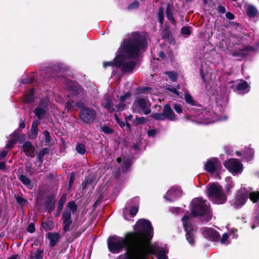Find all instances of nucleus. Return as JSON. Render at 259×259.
Wrapping results in <instances>:
<instances>
[{
  "mask_svg": "<svg viewBox=\"0 0 259 259\" xmlns=\"http://www.w3.org/2000/svg\"><path fill=\"white\" fill-rule=\"evenodd\" d=\"M153 236V228L150 221L140 219L135 226L134 233H129L126 238L113 236L108 240L110 251L117 253L123 248L126 252L116 259H146L149 253L154 254L157 259H167L168 250L157 243L150 244Z\"/></svg>",
  "mask_w": 259,
  "mask_h": 259,
  "instance_id": "1",
  "label": "nucleus"
},
{
  "mask_svg": "<svg viewBox=\"0 0 259 259\" xmlns=\"http://www.w3.org/2000/svg\"><path fill=\"white\" fill-rule=\"evenodd\" d=\"M147 47L146 36L137 32L128 33L124 38L118 50V55L113 62L103 63V67L116 66L121 67L123 72L133 70L135 66V60L138 56L141 50Z\"/></svg>",
  "mask_w": 259,
  "mask_h": 259,
  "instance_id": "2",
  "label": "nucleus"
},
{
  "mask_svg": "<svg viewBox=\"0 0 259 259\" xmlns=\"http://www.w3.org/2000/svg\"><path fill=\"white\" fill-rule=\"evenodd\" d=\"M190 210L193 216L202 217V221L204 222H207L211 219L209 203L201 198H196L192 200Z\"/></svg>",
  "mask_w": 259,
  "mask_h": 259,
  "instance_id": "3",
  "label": "nucleus"
},
{
  "mask_svg": "<svg viewBox=\"0 0 259 259\" xmlns=\"http://www.w3.org/2000/svg\"><path fill=\"white\" fill-rule=\"evenodd\" d=\"M196 119L195 120L197 123L203 124L212 123L216 121H221L227 119V116L226 115L222 117H219L212 110L207 109H202L201 111L198 110L196 115Z\"/></svg>",
  "mask_w": 259,
  "mask_h": 259,
  "instance_id": "4",
  "label": "nucleus"
},
{
  "mask_svg": "<svg viewBox=\"0 0 259 259\" xmlns=\"http://www.w3.org/2000/svg\"><path fill=\"white\" fill-rule=\"evenodd\" d=\"M207 195L214 203L221 204L227 200L223 188L218 183H211L207 186Z\"/></svg>",
  "mask_w": 259,
  "mask_h": 259,
  "instance_id": "5",
  "label": "nucleus"
},
{
  "mask_svg": "<svg viewBox=\"0 0 259 259\" xmlns=\"http://www.w3.org/2000/svg\"><path fill=\"white\" fill-rule=\"evenodd\" d=\"M131 96V93L129 92H127L124 95L120 97L118 103L114 106L111 98L108 95H106L102 105L105 108L107 109L110 112H114L116 110L117 111H121L123 110L126 106V104H128V102H127V100L130 98Z\"/></svg>",
  "mask_w": 259,
  "mask_h": 259,
  "instance_id": "6",
  "label": "nucleus"
},
{
  "mask_svg": "<svg viewBox=\"0 0 259 259\" xmlns=\"http://www.w3.org/2000/svg\"><path fill=\"white\" fill-rule=\"evenodd\" d=\"M77 209V206L74 201L68 203L65 207L62 215L63 223L64 224L63 231H69L70 230V226L72 223L71 213H74Z\"/></svg>",
  "mask_w": 259,
  "mask_h": 259,
  "instance_id": "7",
  "label": "nucleus"
},
{
  "mask_svg": "<svg viewBox=\"0 0 259 259\" xmlns=\"http://www.w3.org/2000/svg\"><path fill=\"white\" fill-rule=\"evenodd\" d=\"M183 225L186 233V237L188 242L191 245L194 244V232L192 227V219L191 217L185 215L182 219Z\"/></svg>",
  "mask_w": 259,
  "mask_h": 259,
  "instance_id": "8",
  "label": "nucleus"
},
{
  "mask_svg": "<svg viewBox=\"0 0 259 259\" xmlns=\"http://www.w3.org/2000/svg\"><path fill=\"white\" fill-rule=\"evenodd\" d=\"M246 194L247 196V199L249 198L250 200L253 203L258 202V207L259 208V192L253 191L252 189H246ZM252 224L251 227L253 229L256 226H259V212L255 213L252 218Z\"/></svg>",
  "mask_w": 259,
  "mask_h": 259,
  "instance_id": "9",
  "label": "nucleus"
},
{
  "mask_svg": "<svg viewBox=\"0 0 259 259\" xmlns=\"http://www.w3.org/2000/svg\"><path fill=\"white\" fill-rule=\"evenodd\" d=\"M150 104L148 99L139 98L136 99L133 105V110L134 112H139L140 110H142L145 114H149Z\"/></svg>",
  "mask_w": 259,
  "mask_h": 259,
  "instance_id": "10",
  "label": "nucleus"
},
{
  "mask_svg": "<svg viewBox=\"0 0 259 259\" xmlns=\"http://www.w3.org/2000/svg\"><path fill=\"white\" fill-rule=\"evenodd\" d=\"M224 166L234 175L242 172L243 166L241 162L235 158L230 159L224 162Z\"/></svg>",
  "mask_w": 259,
  "mask_h": 259,
  "instance_id": "11",
  "label": "nucleus"
},
{
  "mask_svg": "<svg viewBox=\"0 0 259 259\" xmlns=\"http://www.w3.org/2000/svg\"><path fill=\"white\" fill-rule=\"evenodd\" d=\"M246 193L245 188H241L237 191L234 199L231 202V204L234 208H238L245 204L247 200Z\"/></svg>",
  "mask_w": 259,
  "mask_h": 259,
  "instance_id": "12",
  "label": "nucleus"
},
{
  "mask_svg": "<svg viewBox=\"0 0 259 259\" xmlns=\"http://www.w3.org/2000/svg\"><path fill=\"white\" fill-rule=\"evenodd\" d=\"M80 119L84 123H90L93 121L96 116L95 111L91 108H84L79 112Z\"/></svg>",
  "mask_w": 259,
  "mask_h": 259,
  "instance_id": "13",
  "label": "nucleus"
},
{
  "mask_svg": "<svg viewBox=\"0 0 259 259\" xmlns=\"http://www.w3.org/2000/svg\"><path fill=\"white\" fill-rule=\"evenodd\" d=\"M221 166V162L217 158H211L208 159L205 164V169L209 173L218 171Z\"/></svg>",
  "mask_w": 259,
  "mask_h": 259,
  "instance_id": "14",
  "label": "nucleus"
},
{
  "mask_svg": "<svg viewBox=\"0 0 259 259\" xmlns=\"http://www.w3.org/2000/svg\"><path fill=\"white\" fill-rule=\"evenodd\" d=\"M202 234L206 239L214 241L219 238V233L212 228L204 227L202 228Z\"/></svg>",
  "mask_w": 259,
  "mask_h": 259,
  "instance_id": "15",
  "label": "nucleus"
},
{
  "mask_svg": "<svg viewBox=\"0 0 259 259\" xmlns=\"http://www.w3.org/2000/svg\"><path fill=\"white\" fill-rule=\"evenodd\" d=\"M181 194V190L179 187L173 186L167 191L166 195L164 196V198L167 201H172L177 197H180Z\"/></svg>",
  "mask_w": 259,
  "mask_h": 259,
  "instance_id": "16",
  "label": "nucleus"
},
{
  "mask_svg": "<svg viewBox=\"0 0 259 259\" xmlns=\"http://www.w3.org/2000/svg\"><path fill=\"white\" fill-rule=\"evenodd\" d=\"M49 103V99L46 97L40 101L39 106L37 107L34 110V113L36 116L39 119H41L44 117L45 114V110L42 108L41 106L45 107L48 105Z\"/></svg>",
  "mask_w": 259,
  "mask_h": 259,
  "instance_id": "17",
  "label": "nucleus"
},
{
  "mask_svg": "<svg viewBox=\"0 0 259 259\" xmlns=\"http://www.w3.org/2000/svg\"><path fill=\"white\" fill-rule=\"evenodd\" d=\"M67 85L72 97L79 95L82 92L81 87L75 82L68 81Z\"/></svg>",
  "mask_w": 259,
  "mask_h": 259,
  "instance_id": "18",
  "label": "nucleus"
},
{
  "mask_svg": "<svg viewBox=\"0 0 259 259\" xmlns=\"http://www.w3.org/2000/svg\"><path fill=\"white\" fill-rule=\"evenodd\" d=\"M163 112L164 115L165 119H167L170 121H175L177 120L176 115L168 104L164 105L163 109Z\"/></svg>",
  "mask_w": 259,
  "mask_h": 259,
  "instance_id": "19",
  "label": "nucleus"
},
{
  "mask_svg": "<svg viewBox=\"0 0 259 259\" xmlns=\"http://www.w3.org/2000/svg\"><path fill=\"white\" fill-rule=\"evenodd\" d=\"M118 163H121V168L123 172L126 171L132 164V159L130 157H119L117 159Z\"/></svg>",
  "mask_w": 259,
  "mask_h": 259,
  "instance_id": "20",
  "label": "nucleus"
},
{
  "mask_svg": "<svg viewBox=\"0 0 259 259\" xmlns=\"http://www.w3.org/2000/svg\"><path fill=\"white\" fill-rule=\"evenodd\" d=\"M56 201V196L54 195L49 196L45 201L46 209L48 212H51L54 208Z\"/></svg>",
  "mask_w": 259,
  "mask_h": 259,
  "instance_id": "21",
  "label": "nucleus"
},
{
  "mask_svg": "<svg viewBox=\"0 0 259 259\" xmlns=\"http://www.w3.org/2000/svg\"><path fill=\"white\" fill-rule=\"evenodd\" d=\"M250 87L247 82L245 81H243L237 85L236 91L238 94H244L248 93Z\"/></svg>",
  "mask_w": 259,
  "mask_h": 259,
  "instance_id": "22",
  "label": "nucleus"
},
{
  "mask_svg": "<svg viewBox=\"0 0 259 259\" xmlns=\"http://www.w3.org/2000/svg\"><path fill=\"white\" fill-rule=\"evenodd\" d=\"M23 149L26 155L28 157H32L35 148L32 146L30 142H26L23 145Z\"/></svg>",
  "mask_w": 259,
  "mask_h": 259,
  "instance_id": "23",
  "label": "nucleus"
},
{
  "mask_svg": "<svg viewBox=\"0 0 259 259\" xmlns=\"http://www.w3.org/2000/svg\"><path fill=\"white\" fill-rule=\"evenodd\" d=\"M19 137V134L17 132H14L11 135V138L9 140L8 143L6 145V148H12L13 147L14 144L17 142Z\"/></svg>",
  "mask_w": 259,
  "mask_h": 259,
  "instance_id": "24",
  "label": "nucleus"
},
{
  "mask_svg": "<svg viewBox=\"0 0 259 259\" xmlns=\"http://www.w3.org/2000/svg\"><path fill=\"white\" fill-rule=\"evenodd\" d=\"M47 237L50 240V245L54 247L58 241L59 235L56 233H49L47 234Z\"/></svg>",
  "mask_w": 259,
  "mask_h": 259,
  "instance_id": "25",
  "label": "nucleus"
},
{
  "mask_svg": "<svg viewBox=\"0 0 259 259\" xmlns=\"http://www.w3.org/2000/svg\"><path fill=\"white\" fill-rule=\"evenodd\" d=\"M38 120H34L32 123L30 133L29 134V137L32 139H35L37 137L38 132Z\"/></svg>",
  "mask_w": 259,
  "mask_h": 259,
  "instance_id": "26",
  "label": "nucleus"
},
{
  "mask_svg": "<svg viewBox=\"0 0 259 259\" xmlns=\"http://www.w3.org/2000/svg\"><path fill=\"white\" fill-rule=\"evenodd\" d=\"M131 202H133L134 205L132 206L130 209V214L133 216H135L138 212L139 209V197H136L133 198L131 200Z\"/></svg>",
  "mask_w": 259,
  "mask_h": 259,
  "instance_id": "27",
  "label": "nucleus"
},
{
  "mask_svg": "<svg viewBox=\"0 0 259 259\" xmlns=\"http://www.w3.org/2000/svg\"><path fill=\"white\" fill-rule=\"evenodd\" d=\"M180 89V85H178L176 88L172 87L171 85H169L166 88V90L167 91H169L172 95V96L175 99L181 98H182V96L180 95L179 92L178 91V90Z\"/></svg>",
  "mask_w": 259,
  "mask_h": 259,
  "instance_id": "28",
  "label": "nucleus"
},
{
  "mask_svg": "<svg viewBox=\"0 0 259 259\" xmlns=\"http://www.w3.org/2000/svg\"><path fill=\"white\" fill-rule=\"evenodd\" d=\"M246 13L247 15L250 17H254L258 15V11L255 7L252 5L248 6L246 9Z\"/></svg>",
  "mask_w": 259,
  "mask_h": 259,
  "instance_id": "29",
  "label": "nucleus"
},
{
  "mask_svg": "<svg viewBox=\"0 0 259 259\" xmlns=\"http://www.w3.org/2000/svg\"><path fill=\"white\" fill-rule=\"evenodd\" d=\"M43 253L44 250L42 249H38L30 253V258L31 259H42Z\"/></svg>",
  "mask_w": 259,
  "mask_h": 259,
  "instance_id": "30",
  "label": "nucleus"
},
{
  "mask_svg": "<svg viewBox=\"0 0 259 259\" xmlns=\"http://www.w3.org/2000/svg\"><path fill=\"white\" fill-rule=\"evenodd\" d=\"M185 100L186 102L191 106H197V102L195 101L192 96L188 93H185Z\"/></svg>",
  "mask_w": 259,
  "mask_h": 259,
  "instance_id": "31",
  "label": "nucleus"
},
{
  "mask_svg": "<svg viewBox=\"0 0 259 259\" xmlns=\"http://www.w3.org/2000/svg\"><path fill=\"white\" fill-rule=\"evenodd\" d=\"M42 227L46 231H49L52 230L54 226V222L51 220H48L41 224Z\"/></svg>",
  "mask_w": 259,
  "mask_h": 259,
  "instance_id": "32",
  "label": "nucleus"
},
{
  "mask_svg": "<svg viewBox=\"0 0 259 259\" xmlns=\"http://www.w3.org/2000/svg\"><path fill=\"white\" fill-rule=\"evenodd\" d=\"M253 153L252 149L250 148H246L245 150L243 152V155L247 160H250L253 155Z\"/></svg>",
  "mask_w": 259,
  "mask_h": 259,
  "instance_id": "33",
  "label": "nucleus"
},
{
  "mask_svg": "<svg viewBox=\"0 0 259 259\" xmlns=\"http://www.w3.org/2000/svg\"><path fill=\"white\" fill-rule=\"evenodd\" d=\"M34 90L31 89L29 92L24 97V101L26 103H29L34 100Z\"/></svg>",
  "mask_w": 259,
  "mask_h": 259,
  "instance_id": "34",
  "label": "nucleus"
},
{
  "mask_svg": "<svg viewBox=\"0 0 259 259\" xmlns=\"http://www.w3.org/2000/svg\"><path fill=\"white\" fill-rule=\"evenodd\" d=\"M76 150L80 154H84L87 151L85 146L82 144H77L76 146Z\"/></svg>",
  "mask_w": 259,
  "mask_h": 259,
  "instance_id": "35",
  "label": "nucleus"
},
{
  "mask_svg": "<svg viewBox=\"0 0 259 259\" xmlns=\"http://www.w3.org/2000/svg\"><path fill=\"white\" fill-rule=\"evenodd\" d=\"M20 181L25 185L28 186L30 184V179L25 175H21L19 177Z\"/></svg>",
  "mask_w": 259,
  "mask_h": 259,
  "instance_id": "36",
  "label": "nucleus"
},
{
  "mask_svg": "<svg viewBox=\"0 0 259 259\" xmlns=\"http://www.w3.org/2000/svg\"><path fill=\"white\" fill-rule=\"evenodd\" d=\"M166 15L168 20L170 21L172 23H174L175 19L173 17L171 10H170L169 6H168L166 8Z\"/></svg>",
  "mask_w": 259,
  "mask_h": 259,
  "instance_id": "37",
  "label": "nucleus"
},
{
  "mask_svg": "<svg viewBox=\"0 0 259 259\" xmlns=\"http://www.w3.org/2000/svg\"><path fill=\"white\" fill-rule=\"evenodd\" d=\"M151 116L157 120H164L165 119L164 115L163 112L162 113H156L152 114Z\"/></svg>",
  "mask_w": 259,
  "mask_h": 259,
  "instance_id": "38",
  "label": "nucleus"
},
{
  "mask_svg": "<svg viewBox=\"0 0 259 259\" xmlns=\"http://www.w3.org/2000/svg\"><path fill=\"white\" fill-rule=\"evenodd\" d=\"M225 180L227 183L226 188L228 191H229L233 187L234 184L230 177H227Z\"/></svg>",
  "mask_w": 259,
  "mask_h": 259,
  "instance_id": "39",
  "label": "nucleus"
},
{
  "mask_svg": "<svg viewBox=\"0 0 259 259\" xmlns=\"http://www.w3.org/2000/svg\"><path fill=\"white\" fill-rule=\"evenodd\" d=\"M165 73L168 75L170 80L175 81L177 79V73L172 71L166 72Z\"/></svg>",
  "mask_w": 259,
  "mask_h": 259,
  "instance_id": "40",
  "label": "nucleus"
},
{
  "mask_svg": "<svg viewBox=\"0 0 259 259\" xmlns=\"http://www.w3.org/2000/svg\"><path fill=\"white\" fill-rule=\"evenodd\" d=\"M101 128L102 131L106 134H111L113 133V130L106 125H103Z\"/></svg>",
  "mask_w": 259,
  "mask_h": 259,
  "instance_id": "41",
  "label": "nucleus"
},
{
  "mask_svg": "<svg viewBox=\"0 0 259 259\" xmlns=\"http://www.w3.org/2000/svg\"><path fill=\"white\" fill-rule=\"evenodd\" d=\"M139 6V3L137 1H135L133 3L129 5L127 7V9L129 10H132L134 9H137Z\"/></svg>",
  "mask_w": 259,
  "mask_h": 259,
  "instance_id": "42",
  "label": "nucleus"
},
{
  "mask_svg": "<svg viewBox=\"0 0 259 259\" xmlns=\"http://www.w3.org/2000/svg\"><path fill=\"white\" fill-rule=\"evenodd\" d=\"M229 234L228 233H224L221 238V243L222 244H229L228 241Z\"/></svg>",
  "mask_w": 259,
  "mask_h": 259,
  "instance_id": "43",
  "label": "nucleus"
},
{
  "mask_svg": "<svg viewBox=\"0 0 259 259\" xmlns=\"http://www.w3.org/2000/svg\"><path fill=\"white\" fill-rule=\"evenodd\" d=\"M15 198L17 200V202L21 205H24L27 202L26 200H25L24 198H23L22 197L19 195L15 196Z\"/></svg>",
  "mask_w": 259,
  "mask_h": 259,
  "instance_id": "44",
  "label": "nucleus"
},
{
  "mask_svg": "<svg viewBox=\"0 0 259 259\" xmlns=\"http://www.w3.org/2000/svg\"><path fill=\"white\" fill-rule=\"evenodd\" d=\"M158 17L159 23L162 25L163 24V18H164L163 11V10L162 8H160L159 9V11H158Z\"/></svg>",
  "mask_w": 259,
  "mask_h": 259,
  "instance_id": "45",
  "label": "nucleus"
},
{
  "mask_svg": "<svg viewBox=\"0 0 259 259\" xmlns=\"http://www.w3.org/2000/svg\"><path fill=\"white\" fill-rule=\"evenodd\" d=\"M75 106V103L73 102H67L66 103L65 107L68 110H72Z\"/></svg>",
  "mask_w": 259,
  "mask_h": 259,
  "instance_id": "46",
  "label": "nucleus"
},
{
  "mask_svg": "<svg viewBox=\"0 0 259 259\" xmlns=\"http://www.w3.org/2000/svg\"><path fill=\"white\" fill-rule=\"evenodd\" d=\"M181 32L182 34L189 35L191 33L190 29L189 27H183L181 29Z\"/></svg>",
  "mask_w": 259,
  "mask_h": 259,
  "instance_id": "47",
  "label": "nucleus"
},
{
  "mask_svg": "<svg viewBox=\"0 0 259 259\" xmlns=\"http://www.w3.org/2000/svg\"><path fill=\"white\" fill-rule=\"evenodd\" d=\"M174 109L179 114L182 112V105L178 104H175L174 105Z\"/></svg>",
  "mask_w": 259,
  "mask_h": 259,
  "instance_id": "48",
  "label": "nucleus"
},
{
  "mask_svg": "<svg viewBox=\"0 0 259 259\" xmlns=\"http://www.w3.org/2000/svg\"><path fill=\"white\" fill-rule=\"evenodd\" d=\"M27 230L29 233H33L35 231L34 225L33 223L29 224L27 227Z\"/></svg>",
  "mask_w": 259,
  "mask_h": 259,
  "instance_id": "49",
  "label": "nucleus"
},
{
  "mask_svg": "<svg viewBox=\"0 0 259 259\" xmlns=\"http://www.w3.org/2000/svg\"><path fill=\"white\" fill-rule=\"evenodd\" d=\"M146 119L144 117H137L135 119V122L136 124H141L145 122Z\"/></svg>",
  "mask_w": 259,
  "mask_h": 259,
  "instance_id": "50",
  "label": "nucleus"
},
{
  "mask_svg": "<svg viewBox=\"0 0 259 259\" xmlns=\"http://www.w3.org/2000/svg\"><path fill=\"white\" fill-rule=\"evenodd\" d=\"M44 133L46 138V142L48 143H50L51 141V138L49 132L48 131H44Z\"/></svg>",
  "mask_w": 259,
  "mask_h": 259,
  "instance_id": "51",
  "label": "nucleus"
},
{
  "mask_svg": "<svg viewBox=\"0 0 259 259\" xmlns=\"http://www.w3.org/2000/svg\"><path fill=\"white\" fill-rule=\"evenodd\" d=\"M66 194H63L60 198L58 203L64 205L66 200Z\"/></svg>",
  "mask_w": 259,
  "mask_h": 259,
  "instance_id": "52",
  "label": "nucleus"
},
{
  "mask_svg": "<svg viewBox=\"0 0 259 259\" xmlns=\"http://www.w3.org/2000/svg\"><path fill=\"white\" fill-rule=\"evenodd\" d=\"M257 48H259V43L257 45L256 48L251 46H247L245 47V50L246 51H255Z\"/></svg>",
  "mask_w": 259,
  "mask_h": 259,
  "instance_id": "53",
  "label": "nucleus"
},
{
  "mask_svg": "<svg viewBox=\"0 0 259 259\" xmlns=\"http://www.w3.org/2000/svg\"><path fill=\"white\" fill-rule=\"evenodd\" d=\"M8 154V152L6 150H3L0 151V160L3 159Z\"/></svg>",
  "mask_w": 259,
  "mask_h": 259,
  "instance_id": "54",
  "label": "nucleus"
},
{
  "mask_svg": "<svg viewBox=\"0 0 259 259\" xmlns=\"http://www.w3.org/2000/svg\"><path fill=\"white\" fill-rule=\"evenodd\" d=\"M73 182H74V176L73 174H72L70 176V178L69 183H68V189H70L71 188V187L73 185Z\"/></svg>",
  "mask_w": 259,
  "mask_h": 259,
  "instance_id": "55",
  "label": "nucleus"
},
{
  "mask_svg": "<svg viewBox=\"0 0 259 259\" xmlns=\"http://www.w3.org/2000/svg\"><path fill=\"white\" fill-rule=\"evenodd\" d=\"M114 116H115V118L116 119V120L117 121V122L119 124L120 126L121 127H123L124 126H125V123L123 121H121L118 118L117 114H115L114 115Z\"/></svg>",
  "mask_w": 259,
  "mask_h": 259,
  "instance_id": "56",
  "label": "nucleus"
},
{
  "mask_svg": "<svg viewBox=\"0 0 259 259\" xmlns=\"http://www.w3.org/2000/svg\"><path fill=\"white\" fill-rule=\"evenodd\" d=\"M157 133V130H151L148 131L147 134L148 135L149 137H153Z\"/></svg>",
  "mask_w": 259,
  "mask_h": 259,
  "instance_id": "57",
  "label": "nucleus"
},
{
  "mask_svg": "<svg viewBox=\"0 0 259 259\" xmlns=\"http://www.w3.org/2000/svg\"><path fill=\"white\" fill-rule=\"evenodd\" d=\"M33 80L34 78L33 77H30L28 79H22L21 82L22 83H30L33 81Z\"/></svg>",
  "mask_w": 259,
  "mask_h": 259,
  "instance_id": "58",
  "label": "nucleus"
},
{
  "mask_svg": "<svg viewBox=\"0 0 259 259\" xmlns=\"http://www.w3.org/2000/svg\"><path fill=\"white\" fill-rule=\"evenodd\" d=\"M226 16L229 20H233L234 18V16L233 14L229 12H228L226 13Z\"/></svg>",
  "mask_w": 259,
  "mask_h": 259,
  "instance_id": "59",
  "label": "nucleus"
},
{
  "mask_svg": "<svg viewBox=\"0 0 259 259\" xmlns=\"http://www.w3.org/2000/svg\"><path fill=\"white\" fill-rule=\"evenodd\" d=\"M180 210V208L179 207H172L170 209V211L172 213L175 214H178Z\"/></svg>",
  "mask_w": 259,
  "mask_h": 259,
  "instance_id": "60",
  "label": "nucleus"
},
{
  "mask_svg": "<svg viewBox=\"0 0 259 259\" xmlns=\"http://www.w3.org/2000/svg\"><path fill=\"white\" fill-rule=\"evenodd\" d=\"M151 89L150 88H148V87H144V88H143L141 90V92L142 93H145L146 92H149L150 93H151L150 91H151Z\"/></svg>",
  "mask_w": 259,
  "mask_h": 259,
  "instance_id": "61",
  "label": "nucleus"
},
{
  "mask_svg": "<svg viewBox=\"0 0 259 259\" xmlns=\"http://www.w3.org/2000/svg\"><path fill=\"white\" fill-rule=\"evenodd\" d=\"M218 11L221 13H224L226 12V9L224 7L222 6H219L217 9Z\"/></svg>",
  "mask_w": 259,
  "mask_h": 259,
  "instance_id": "62",
  "label": "nucleus"
},
{
  "mask_svg": "<svg viewBox=\"0 0 259 259\" xmlns=\"http://www.w3.org/2000/svg\"><path fill=\"white\" fill-rule=\"evenodd\" d=\"M75 106L79 108H83L84 107V104L81 102H77L75 103Z\"/></svg>",
  "mask_w": 259,
  "mask_h": 259,
  "instance_id": "63",
  "label": "nucleus"
},
{
  "mask_svg": "<svg viewBox=\"0 0 259 259\" xmlns=\"http://www.w3.org/2000/svg\"><path fill=\"white\" fill-rule=\"evenodd\" d=\"M44 155H45V152L43 151H40L38 153V158L39 161H41L42 158L44 157Z\"/></svg>",
  "mask_w": 259,
  "mask_h": 259,
  "instance_id": "64",
  "label": "nucleus"
}]
</instances>
